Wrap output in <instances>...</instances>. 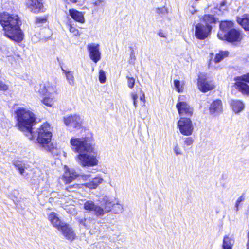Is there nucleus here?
I'll return each instance as SVG.
<instances>
[{"label":"nucleus","instance_id":"obj_30","mask_svg":"<svg viewBox=\"0 0 249 249\" xmlns=\"http://www.w3.org/2000/svg\"><path fill=\"white\" fill-rule=\"evenodd\" d=\"M203 21L205 22V25H212L215 24L216 22V19L213 17V15H205L203 17Z\"/></svg>","mask_w":249,"mask_h":249},{"label":"nucleus","instance_id":"obj_46","mask_svg":"<svg viewBox=\"0 0 249 249\" xmlns=\"http://www.w3.org/2000/svg\"><path fill=\"white\" fill-rule=\"evenodd\" d=\"M243 200V198L242 196H240L237 200L236 204H235L236 211H238L239 204H240V202H242Z\"/></svg>","mask_w":249,"mask_h":249},{"label":"nucleus","instance_id":"obj_36","mask_svg":"<svg viewBox=\"0 0 249 249\" xmlns=\"http://www.w3.org/2000/svg\"><path fill=\"white\" fill-rule=\"evenodd\" d=\"M69 29L70 32L72 33L74 36H78L80 35V33L79 32V30L75 27L73 26L71 23L69 24Z\"/></svg>","mask_w":249,"mask_h":249},{"label":"nucleus","instance_id":"obj_18","mask_svg":"<svg viewBox=\"0 0 249 249\" xmlns=\"http://www.w3.org/2000/svg\"><path fill=\"white\" fill-rule=\"evenodd\" d=\"M69 12V15L74 20L81 23L85 22L84 14L82 12L73 8L70 9Z\"/></svg>","mask_w":249,"mask_h":249},{"label":"nucleus","instance_id":"obj_45","mask_svg":"<svg viewBox=\"0 0 249 249\" xmlns=\"http://www.w3.org/2000/svg\"><path fill=\"white\" fill-rule=\"evenodd\" d=\"M193 141L191 137H187L185 138L184 144L187 146H190L193 144Z\"/></svg>","mask_w":249,"mask_h":249},{"label":"nucleus","instance_id":"obj_51","mask_svg":"<svg viewBox=\"0 0 249 249\" xmlns=\"http://www.w3.org/2000/svg\"><path fill=\"white\" fill-rule=\"evenodd\" d=\"M70 1L72 3H76L78 2V0H70Z\"/></svg>","mask_w":249,"mask_h":249},{"label":"nucleus","instance_id":"obj_13","mask_svg":"<svg viewBox=\"0 0 249 249\" xmlns=\"http://www.w3.org/2000/svg\"><path fill=\"white\" fill-rule=\"evenodd\" d=\"M26 7L32 12L36 13L43 8L41 0H25Z\"/></svg>","mask_w":249,"mask_h":249},{"label":"nucleus","instance_id":"obj_22","mask_svg":"<svg viewBox=\"0 0 249 249\" xmlns=\"http://www.w3.org/2000/svg\"><path fill=\"white\" fill-rule=\"evenodd\" d=\"M231 105L233 111L237 114L241 112L245 107L244 104L240 100H232Z\"/></svg>","mask_w":249,"mask_h":249},{"label":"nucleus","instance_id":"obj_42","mask_svg":"<svg viewBox=\"0 0 249 249\" xmlns=\"http://www.w3.org/2000/svg\"><path fill=\"white\" fill-rule=\"evenodd\" d=\"M135 83V80L133 77H127V85L129 88L132 89Z\"/></svg>","mask_w":249,"mask_h":249},{"label":"nucleus","instance_id":"obj_25","mask_svg":"<svg viewBox=\"0 0 249 249\" xmlns=\"http://www.w3.org/2000/svg\"><path fill=\"white\" fill-rule=\"evenodd\" d=\"M79 222L81 225L84 226L87 229L92 228L93 227V226L95 223V220L90 217L81 219L79 221Z\"/></svg>","mask_w":249,"mask_h":249},{"label":"nucleus","instance_id":"obj_37","mask_svg":"<svg viewBox=\"0 0 249 249\" xmlns=\"http://www.w3.org/2000/svg\"><path fill=\"white\" fill-rule=\"evenodd\" d=\"M234 80H241L244 82H246L249 83V73L241 76L236 77Z\"/></svg>","mask_w":249,"mask_h":249},{"label":"nucleus","instance_id":"obj_26","mask_svg":"<svg viewBox=\"0 0 249 249\" xmlns=\"http://www.w3.org/2000/svg\"><path fill=\"white\" fill-rule=\"evenodd\" d=\"M62 70L65 74L66 79L70 85L73 86L75 85V80L72 71L66 70L62 68Z\"/></svg>","mask_w":249,"mask_h":249},{"label":"nucleus","instance_id":"obj_16","mask_svg":"<svg viewBox=\"0 0 249 249\" xmlns=\"http://www.w3.org/2000/svg\"><path fill=\"white\" fill-rule=\"evenodd\" d=\"M60 231L68 240L72 241L76 237V234L73 229L66 223L60 229Z\"/></svg>","mask_w":249,"mask_h":249},{"label":"nucleus","instance_id":"obj_3","mask_svg":"<svg viewBox=\"0 0 249 249\" xmlns=\"http://www.w3.org/2000/svg\"><path fill=\"white\" fill-rule=\"evenodd\" d=\"M30 140H34L37 142L41 147L44 150L49 151L53 154H57L56 148L51 142L52 134L50 125L48 123H44L36 131L33 129L26 136Z\"/></svg>","mask_w":249,"mask_h":249},{"label":"nucleus","instance_id":"obj_43","mask_svg":"<svg viewBox=\"0 0 249 249\" xmlns=\"http://www.w3.org/2000/svg\"><path fill=\"white\" fill-rule=\"evenodd\" d=\"M131 97L133 101V105L135 107L137 106V100L138 98V95L135 92H131Z\"/></svg>","mask_w":249,"mask_h":249},{"label":"nucleus","instance_id":"obj_50","mask_svg":"<svg viewBox=\"0 0 249 249\" xmlns=\"http://www.w3.org/2000/svg\"><path fill=\"white\" fill-rule=\"evenodd\" d=\"M145 95L144 93H142V95L140 96V100L141 101H144Z\"/></svg>","mask_w":249,"mask_h":249},{"label":"nucleus","instance_id":"obj_29","mask_svg":"<svg viewBox=\"0 0 249 249\" xmlns=\"http://www.w3.org/2000/svg\"><path fill=\"white\" fill-rule=\"evenodd\" d=\"M228 52L227 51H221L219 53L217 54L215 56L213 60H211L210 64L212 63V61H213L215 63H218L222 61L225 57L228 55Z\"/></svg>","mask_w":249,"mask_h":249},{"label":"nucleus","instance_id":"obj_1","mask_svg":"<svg viewBox=\"0 0 249 249\" xmlns=\"http://www.w3.org/2000/svg\"><path fill=\"white\" fill-rule=\"evenodd\" d=\"M72 150L78 154L75 160L82 167L94 166L98 164L97 154L88 137H72L70 140Z\"/></svg>","mask_w":249,"mask_h":249},{"label":"nucleus","instance_id":"obj_9","mask_svg":"<svg viewBox=\"0 0 249 249\" xmlns=\"http://www.w3.org/2000/svg\"><path fill=\"white\" fill-rule=\"evenodd\" d=\"M212 28V25H204L202 23H198L195 26V36L198 39L204 40L210 35Z\"/></svg>","mask_w":249,"mask_h":249},{"label":"nucleus","instance_id":"obj_40","mask_svg":"<svg viewBox=\"0 0 249 249\" xmlns=\"http://www.w3.org/2000/svg\"><path fill=\"white\" fill-rule=\"evenodd\" d=\"M92 4L95 6L97 7H103L104 6L105 4V2L104 0H93L92 2Z\"/></svg>","mask_w":249,"mask_h":249},{"label":"nucleus","instance_id":"obj_20","mask_svg":"<svg viewBox=\"0 0 249 249\" xmlns=\"http://www.w3.org/2000/svg\"><path fill=\"white\" fill-rule=\"evenodd\" d=\"M223 107L221 100H216L213 101L210 107V112L211 114H218L222 111Z\"/></svg>","mask_w":249,"mask_h":249},{"label":"nucleus","instance_id":"obj_34","mask_svg":"<svg viewBox=\"0 0 249 249\" xmlns=\"http://www.w3.org/2000/svg\"><path fill=\"white\" fill-rule=\"evenodd\" d=\"M110 199H111L110 198ZM111 201L112 204V206L111 209L112 208L113 209L114 213H121L123 210V207L122 206V205L119 203H116V204L114 203H113L112 200H111Z\"/></svg>","mask_w":249,"mask_h":249},{"label":"nucleus","instance_id":"obj_24","mask_svg":"<svg viewBox=\"0 0 249 249\" xmlns=\"http://www.w3.org/2000/svg\"><path fill=\"white\" fill-rule=\"evenodd\" d=\"M45 84V93L46 95H53L57 92V88L56 83L54 82H47Z\"/></svg>","mask_w":249,"mask_h":249},{"label":"nucleus","instance_id":"obj_8","mask_svg":"<svg viewBox=\"0 0 249 249\" xmlns=\"http://www.w3.org/2000/svg\"><path fill=\"white\" fill-rule=\"evenodd\" d=\"M63 121L65 124L73 128L80 129L82 127L83 119L78 115H71L64 117Z\"/></svg>","mask_w":249,"mask_h":249},{"label":"nucleus","instance_id":"obj_23","mask_svg":"<svg viewBox=\"0 0 249 249\" xmlns=\"http://www.w3.org/2000/svg\"><path fill=\"white\" fill-rule=\"evenodd\" d=\"M237 21L245 30L249 31V15L246 14L241 18L238 17Z\"/></svg>","mask_w":249,"mask_h":249},{"label":"nucleus","instance_id":"obj_27","mask_svg":"<svg viewBox=\"0 0 249 249\" xmlns=\"http://www.w3.org/2000/svg\"><path fill=\"white\" fill-rule=\"evenodd\" d=\"M234 243V239L231 237L225 236L223 240V249H232Z\"/></svg>","mask_w":249,"mask_h":249},{"label":"nucleus","instance_id":"obj_15","mask_svg":"<svg viewBox=\"0 0 249 249\" xmlns=\"http://www.w3.org/2000/svg\"><path fill=\"white\" fill-rule=\"evenodd\" d=\"M48 219L52 225L59 231H60V229L65 224L61 221L58 215L54 212H52L48 215Z\"/></svg>","mask_w":249,"mask_h":249},{"label":"nucleus","instance_id":"obj_2","mask_svg":"<svg viewBox=\"0 0 249 249\" xmlns=\"http://www.w3.org/2000/svg\"><path fill=\"white\" fill-rule=\"evenodd\" d=\"M0 24L4 35L9 39L17 43L23 40L24 35L20 27L22 23L17 15H10L6 12L0 14Z\"/></svg>","mask_w":249,"mask_h":249},{"label":"nucleus","instance_id":"obj_32","mask_svg":"<svg viewBox=\"0 0 249 249\" xmlns=\"http://www.w3.org/2000/svg\"><path fill=\"white\" fill-rule=\"evenodd\" d=\"M174 84L176 90L178 92H182L184 90V83L183 82H181L178 80H175L174 81Z\"/></svg>","mask_w":249,"mask_h":249},{"label":"nucleus","instance_id":"obj_49","mask_svg":"<svg viewBox=\"0 0 249 249\" xmlns=\"http://www.w3.org/2000/svg\"><path fill=\"white\" fill-rule=\"evenodd\" d=\"M225 1H223L221 2L220 6L219 7L220 10L224 9V8H222V7L225 5Z\"/></svg>","mask_w":249,"mask_h":249},{"label":"nucleus","instance_id":"obj_21","mask_svg":"<svg viewBox=\"0 0 249 249\" xmlns=\"http://www.w3.org/2000/svg\"><path fill=\"white\" fill-rule=\"evenodd\" d=\"M103 179L100 177H96L92 180L85 183V186L90 189H96L99 184L103 181Z\"/></svg>","mask_w":249,"mask_h":249},{"label":"nucleus","instance_id":"obj_44","mask_svg":"<svg viewBox=\"0 0 249 249\" xmlns=\"http://www.w3.org/2000/svg\"><path fill=\"white\" fill-rule=\"evenodd\" d=\"M9 89V86L0 80V91H5Z\"/></svg>","mask_w":249,"mask_h":249},{"label":"nucleus","instance_id":"obj_28","mask_svg":"<svg viewBox=\"0 0 249 249\" xmlns=\"http://www.w3.org/2000/svg\"><path fill=\"white\" fill-rule=\"evenodd\" d=\"M56 101L55 96L53 95H48L45 96L41 102L45 106L49 107H52Z\"/></svg>","mask_w":249,"mask_h":249},{"label":"nucleus","instance_id":"obj_33","mask_svg":"<svg viewBox=\"0 0 249 249\" xmlns=\"http://www.w3.org/2000/svg\"><path fill=\"white\" fill-rule=\"evenodd\" d=\"M10 50L11 48L7 46H0V51L7 57L11 56L12 53Z\"/></svg>","mask_w":249,"mask_h":249},{"label":"nucleus","instance_id":"obj_47","mask_svg":"<svg viewBox=\"0 0 249 249\" xmlns=\"http://www.w3.org/2000/svg\"><path fill=\"white\" fill-rule=\"evenodd\" d=\"M46 18L43 17H37L36 18V23H44L46 22Z\"/></svg>","mask_w":249,"mask_h":249},{"label":"nucleus","instance_id":"obj_4","mask_svg":"<svg viewBox=\"0 0 249 249\" xmlns=\"http://www.w3.org/2000/svg\"><path fill=\"white\" fill-rule=\"evenodd\" d=\"M18 126L19 129L24 132L26 136L32 130V125L35 121V115L28 109L21 108L16 111Z\"/></svg>","mask_w":249,"mask_h":249},{"label":"nucleus","instance_id":"obj_38","mask_svg":"<svg viewBox=\"0 0 249 249\" xmlns=\"http://www.w3.org/2000/svg\"><path fill=\"white\" fill-rule=\"evenodd\" d=\"M99 81L101 83H104L106 80V76L105 71L103 70H100L99 71Z\"/></svg>","mask_w":249,"mask_h":249},{"label":"nucleus","instance_id":"obj_10","mask_svg":"<svg viewBox=\"0 0 249 249\" xmlns=\"http://www.w3.org/2000/svg\"><path fill=\"white\" fill-rule=\"evenodd\" d=\"M198 87L203 92H206L213 89L215 86L212 81H209L206 75L200 74L198 79Z\"/></svg>","mask_w":249,"mask_h":249},{"label":"nucleus","instance_id":"obj_12","mask_svg":"<svg viewBox=\"0 0 249 249\" xmlns=\"http://www.w3.org/2000/svg\"><path fill=\"white\" fill-rule=\"evenodd\" d=\"M242 38V36L240 32L234 28L229 31L226 33L225 37L221 38L220 39L226 40L230 42H234L240 41Z\"/></svg>","mask_w":249,"mask_h":249},{"label":"nucleus","instance_id":"obj_11","mask_svg":"<svg viewBox=\"0 0 249 249\" xmlns=\"http://www.w3.org/2000/svg\"><path fill=\"white\" fill-rule=\"evenodd\" d=\"M100 45L94 43H89L87 46L89 58L95 63L101 59V53L99 51Z\"/></svg>","mask_w":249,"mask_h":249},{"label":"nucleus","instance_id":"obj_6","mask_svg":"<svg viewBox=\"0 0 249 249\" xmlns=\"http://www.w3.org/2000/svg\"><path fill=\"white\" fill-rule=\"evenodd\" d=\"M177 127L180 133L188 136L191 135L194 131V126L190 118L181 117L177 123Z\"/></svg>","mask_w":249,"mask_h":249},{"label":"nucleus","instance_id":"obj_41","mask_svg":"<svg viewBox=\"0 0 249 249\" xmlns=\"http://www.w3.org/2000/svg\"><path fill=\"white\" fill-rule=\"evenodd\" d=\"M156 12L159 15H164L167 13V10L165 7L156 8Z\"/></svg>","mask_w":249,"mask_h":249},{"label":"nucleus","instance_id":"obj_5","mask_svg":"<svg viewBox=\"0 0 249 249\" xmlns=\"http://www.w3.org/2000/svg\"><path fill=\"white\" fill-rule=\"evenodd\" d=\"M112 202L108 196H104L101 202V205H98L91 200H88L85 202L84 208L89 212H93L97 216H103L111 210Z\"/></svg>","mask_w":249,"mask_h":249},{"label":"nucleus","instance_id":"obj_52","mask_svg":"<svg viewBox=\"0 0 249 249\" xmlns=\"http://www.w3.org/2000/svg\"><path fill=\"white\" fill-rule=\"evenodd\" d=\"M73 186H74V188H76L78 187V184H75V185H73Z\"/></svg>","mask_w":249,"mask_h":249},{"label":"nucleus","instance_id":"obj_31","mask_svg":"<svg viewBox=\"0 0 249 249\" xmlns=\"http://www.w3.org/2000/svg\"><path fill=\"white\" fill-rule=\"evenodd\" d=\"M34 90L36 93H38L40 95H46L45 84L41 83L36 84L35 86Z\"/></svg>","mask_w":249,"mask_h":249},{"label":"nucleus","instance_id":"obj_17","mask_svg":"<svg viewBox=\"0 0 249 249\" xmlns=\"http://www.w3.org/2000/svg\"><path fill=\"white\" fill-rule=\"evenodd\" d=\"M65 171L62 177V179L66 183H70L74 180L77 175L72 169H69L66 166L65 167Z\"/></svg>","mask_w":249,"mask_h":249},{"label":"nucleus","instance_id":"obj_39","mask_svg":"<svg viewBox=\"0 0 249 249\" xmlns=\"http://www.w3.org/2000/svg\"><path fill=\"white\" fill-rule=\"evenodd\" d=\"M16 167V169L17 170H18V171H19V172L20 173V174L23 176L24 175V171H25V166L24 164H15Z\"/></svg>","mask_w":249,"mask_h":249},{"label":"nucleus","instance_id":"obj_48","mask_svg":"<svg viewBox=\"0 0 249 249\" xmlns=\"http://www.w3.org/2000/svg\"><path fill=\"white\" fill-rule=\"evenodd\" d=\"M158 35L161 37L166 38V36L162 32H159Z\"/></svg>","mask_w":249,"mask_h":249},{"label":"nucleus","instance_id":"obj_35","mask_svg":"<svg viewBox=\"0 0 249 249\" xmlns=\"http://www.w3.org/2000/svg\"><path fill=\"white\" fill-rule=\"evenodd\" d=\"M173 149L176 156L181 155L182 154V150L177 142L174 143Z\"/></svg>","mask_w":249,"mask_h":249},{"label":"nucleus","instance_id":"obj_14","mask_svg":"<svg viewBox=\"0 0 249 249\" xmlns=\"http://www.w3.org/2000/svg\"><path fill=\"white\" fill-rule=\"evenodd\" d=\"M233 28V23L231 21H224L221 22L220 24V30L217 34L218 37H225L226 33Z\"/></svg>","mask_w":249,"mask_h":249},{"label":"nucleus","instance_id":"obj_19","mask_svg":"<svg viewBox=\"0 0 249 249\" xmlns=\"http://www.w3.org/2000/svg\"><path fill=\"white\" fill-rule=\"evenodd\" d=\"M235 87L239 91L243 94L249 95V86L241 80H234Z\"/></svg>","mask_w":249,"mask_h":249},{"label":"nucleus","instance_id":"obj_7","mask_svg":"<svg viewBox=\"0 0 249 249\" xmlns=\"http://www.w3.org/2000/svg\"><path fill=\"white\" fill-rule=\"evenodd\" d=\"M185 96L180 95L176 105L178 114L180 116H191L193 113V108L185 101Z\"/></svg>","mask_w":249,"mask_h":249}]
</instances>
